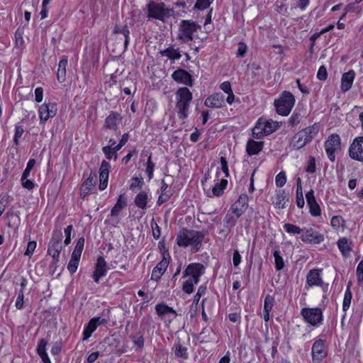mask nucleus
Returning a JSON list of instances; mask_svg holds the SVG:
<instances>
[{
	"label": "nucleus",
	"instance_id": "f257e3e1",
	"mask_svg": "<svg viewBox=\"0 0 363 363\" xmlns=\"http://www.w3.org/2000/svg\"><path fill=\"white\" fill-rule=\"evenodd\" d=\"M203 239V235L199 231L182 229L176 240L179 247H189L192 252H196L200 249Z\"/></svg>",
	"mask_w": 363,
	"mask_h": 363
},
{
	"label": "nucleus",
	"instance_id": "f03ea898",
	"mask_svg": "<svg viewBox=\"0 0 363 363\" xmlns=\"http://www.w3.org/2000/svg\"><path fill=\"white\" fill-rule=\"evenodd\" d=\"M146 14L149 18L156 19L164 21L174 15L173 9L166 6L163 2H156L155 1H150L146 5Z\"/></svg>",
	"mask_w": 363,
	"mask_h": 363
},
{
	"label": "nucleus",
	"instance_id": "7ed1b4c3",
	"mask_svg": "<svg viewBox=\"0 0 363 363\" xmlns=\"http://www.w3.org/2000/svg\"><path fill=\"white\" fill-rule=\"evenodd\" d=\"M176 108L177 116L180 120L187 118L192 94L186 87L179 88L176 92Z\"/></svg>",
	"mask_w": 363,
	"mask_h": 363
},
{
	"label": "nucleus",
	"instance_id": "20e7f679",
	"mask_svg": "<svg viewBox=\"0 0 363 363\" xmlns=\"http://www.w3.org/2000/svg\"><path fill=\"white\" fill-rule=\"evenodd\" d=\"M279 127V123L272 120L259 118L252 129V135L257 139L269 135Z\"/></svg>",
	"mask_w": 363,
	"mask_h": 363
},
{
	"label": "nucleus",
	"instance_id": "39448f33",
	"mask_svg": "<svg viewBox=\"0 0 363 363\" xmlns=\"http://www.w3.org/2000/svg\"><path fill=\"white\" fill-rule=\"evenodd\" d=\"M295 103L294 95L289 91H284L274 101L277 112L281 116H288Z\"/></svg>",
	"mask_w": 363,
	"mask_h": 363
},
{
	"label": "nucleus",
	"instance_id": "423d86ee",
	"mask_svg": "<svg viewBox=\"0 0 363 363\" xmlns=\"http://www.w3.org/2000/svg\"><path fill=\"white\" fill-rule=\"evenodd\" d=\"M38 113L40 123L44 125L48 119L53 118L57 114V104L52 101H45L39 106Z\"/></svg>",
	"mask_w": 363,
	"mask_h": 363
},
{
	"label": "nucleus",
	"instance_id": "0eeeda50",
	"mask_svg": "<svg viewBox=\"0 0 363 363\" xmlns=\"http://www.w3.org/2000/svg\"><path fill=\"white\" fill-rule=\"evenodd\" d=\"M84 238H79L74 249V251L72 253L71 259L67 265V269L71 274L75 273L79 267L82 252L84 249Z\"/></svg>",
	"mask_w": 363,
	"mask_h": 363
},
{
	"label": "nucleus",
	"instance_id": "6e6552de",
	"mask_svg": "<svg viewBox=\"0 0 363 363\" xmlns=\"http://www.w3.org/2000/svg\"><path fill=\"white\" fill-rule=\"evenodd\" d=\"M301 314L307 323L313 326L320 324L323 321V311L320 308H303Z\"/></svg>",
	"mask_w": 363,
	"mask_h": 363
},
{
	"label": "nucleus",
	"instance_id": "1a4fd4ad",
	"mask_svg": "<svg viewBox=\"0 0 363 363\" xmlns=\"http://www.w3.org/2000/svg\"><path fill=\"white\" fill-rule=\"evenodd\" d=\"M322 269H311L306 275V283L309 287L320 286L324 291H327L328 284H325L322 279Z\"/></svg>",
	"mask_w": 363,
	"mask_h": 363
},
{
	"label": "nucleus",
	"instance_id": "9d476101",
	"mask_svg": "<svg viewBox=\"0 0 363 363\" xmlns=\"http://www.w3.org/2000/svg\"><path fill=\"white\" fill-rule=\"evenodd\" d=\"M300 238L304 243L319 245L324 241L325 236L323 234L315 231L313 228H304Z\"/></svg>",
	"mask_w": 363,
	"mask_h": 363
},
{
	"label": "nucleus",
	"instance_id": "9b49d317",
	"mask_svg": "<svg viewBox=\"0 0 363 363\" xmlns=\"http://www.w3.org/2000/svg\"><path fill=\"white\" fill-rule=\"evenodd\" d=\"M340 148V138L337 134H333L325 142V149L330 161L335 160V152Z\"/></svg>",
	"mask_w": 363,
	"mask_h": 363
},
{
	"label": "nucleus",
	"instance_id": "f8f14e48",
	"mask_svg": "<svg viewBox=\"0 0 363 363\" xmlns=\"http://www.w3.org/2000/svg\"><path fill=\"white\" fill-rule=\"evenodd\" d=\"M327 347L325 340L322 339L315 340L311 352L313 362H321L327 356Z\"/></svg>",
	"mask_w": 363,
	"mask_h": 363
},
{
	"label": "nucleus",
	"instance_id": "ddd939ff",
	"mask_svg": "<svg viewBox=\"0 0 363 363\" xmlns=\"http://www.w3.org/2000/svg\"><path fill=\"white\" fill-rule=\"evenodd\" d=\"M205 267L200 263L189 264L184 272V277H189L194 280V283H199V278L204 274Z\"/></svg>",
	"mask_w": 363,
	"mask_h": 363
},
{
	"label": "nucleus",
	"instance_id": "4468645a",
	"mask_svg": "<svg viewBox=\"0 0 363 363\" xmlns=\"http://www.w3.org/2000/svg\"><path fill=\"white\" fill-rule=\"evenodd\" d=\"M350 157L355 160L363 162V137L356 138L349 149Z\"/></svg>",
	"mask_w": 363,
	"mask_h": 363
},
{
	"label": "nucleus",
	"instance_id": "2eb2a0df",
	"mask_svg": "<svg viewBox=\"0 0 363 363\" xmlns=\"http://www.w3.org/2000/svg\"><path fill=\"white\" fill-rule=\"evenodd\" d=\"M155 309L157 314L166 323H170L177 317L176 311L166 304H157Z\"/></svg>",
	"mask_w": 363,
	"mask_h": 363
},
{
	"label": "nucleus",
	"instance_id": "dca6fc26",
	"mask_svg": "<svg viewBox=\"0 0 363 363\" xmlns=\"http://www.w3.org/2000/svg\"><path fill=\"white\" fill-rule=\"evenodd\" d=\"M107 320L100 317H94L91 318L83 330V340H88L92 333L101 325L106 324Z\"/></svg>",
	"mask_w": 363,
	"mask_h": 363
},
{
	"label": "nucleus",
	"instance_id": "f3484780",
	"mask_svg": "<svg viewBox=\"0 0 363 363\" xmlns=\"http://www.w3.org/2000/svg\"><path fill=\"white\" fill-rule=\"evenodd\" d=\"M108 270V267L105 259L103 257H99L92 274L94 281L99 283L100 279L106 275Z\"/></svg>",
	"mask_w": 363,
	"mask_h": 363
},
{
	"label": "nucleus",
	"instance_id": "a211bd4d",
	"mask_svg": "<svg viewBox=\"0 0 363 363\" xmlns=\"http://www.w3.org/2000/svg\"><path fill=\"white\" fill-rule=\"evenodd\" d=\"M110 169V164L105 160L102 161L99 169V189L101 191L106 189L108 186Z\"/></svg>",
	"mask_w": 363,
	"mask_h": 363
},
{
	"label": "nucleus",
	"instance_id": "6ab92c4d",
	"mask_svg": "<svg viewBox=\"0 0 363 363\" xmlns=\"http://www.w3.org/2000/svg\"><path fill=\"white\" fill-rule=\"evenodd\" d=\"M307 204L309 207V213L313 217H318L321 215L320 205L317 203L313 190H310L306 194Z\"/></svg>",
	"mask_w": 363,
	"mask_h": 363
},
{
	"label": "nucleus",
	"instance_id": "aec40b11",
	"mask_svg": "<svg viewBox=\"0 0 363 363\" xmlns=\"http://www.w3.org/2000/svg\"><path fill=\"white\" fill-rule=\"evenodd\" d=\"M247 207V196L242 194L238 200L231 206L230 211L236 218H239L246 210Z\"/></svg>",
	"mask_w": 363,
	"mask_h": 363
},
{
	"label": "nucleus",
	"instance_id": "412c9836",
	"mask_svg": "<svg viewBox=\"0 0 363 363\" xmlns=\"http://www.w3.org/2000/svg\"><path fill=\"white\" fill-rule=\"evenodd\" d=\"M172 79L177 83L187 86H192V78L191 74L186 70L178 69L172 74Z\"/></svg>",
	"mask_w": 363,
	"mask_h": 363
},
{
	"label": "nucleus",
	"instance_id": "4be33fe9",
	"mask_svg": "<svg viewBox=\"0 0 363 363\" xmlns=\"http://www.w3.org/2000/svg\"><path fill=\"white\" fill-rule=\"evenodd\" d=\"M121 121L122 116L120 113L111 111L105 119L104 128L116 131Z\"/></svg>",
	"mask_w": 363,
	"mask_h": 363
},
{
	"label": "nucleus",
	"instance_id": "5701e85b",
	"mask_svg": "<svg viewBox=\"0 0 363 363\" xmlns=\"http://www.w3.org/2000/svg\"><path fill=\"white\" fill-rule=\"evenodd\" d=\"M196 30V24H181L179 30V38L184 42H188L193 38Z\"/></svg>",
	"mask_w": 363,
	"mask_h": 363
},
{
	"label": "nucleus",
	"instance_id": "b1692460",
	"mask_svg": "<svg viewBox=\"0 0 363 363\" xmlns=\"http://www.w3.org/2000/svg\"><path fill=\"white\" fill-rule=\"evenodd\" d=\"M228 184V180L225 178H221L220 181H218L211 191L206 192V195L208 197L220 196L223 194Z\"/></svg>",
	"mask_w": 363,
	"mask_h": 363
},
{
	"label": "nucleus",
	"instance_id": "393cba45",
	"mask_svg": "<svg viewBox=\"0 0 363 363\" xmlns=\"http://www.w3.org/2000/svg\"><path fill=\"white\" fill-rule=\"evenodd\" d=\"M168 264V260L166 258H163L153 269L151 279L155 281H158L167 270Z\"/></svg>",
	"mask_w": 363,
	"mask_h": 363
},
{
	"label": "nucleus",
	"instance_id": "a878e982",
	"mask_svg": "<svg viewBox=\"0 0 363 363\" xmlns=\"http://www.w3.org/2000/svg\"><path fill=\"white\" fill-rule=\"evenodd\" d=\"M308 142L303 133L300 130L291 138L290 147L293 150H299L303 147Z\"/></svg>",
	"mask_w": 363,
	"mask_h": 363
},
{
	"label": "nucleus",
	"instance_id": "bb28decb",
	"mask_svg": "<svg viewBox=\"0 0 363 363\" xmlns=\"http://www.w3.org/2000/svg\"><path fill=\"white\" fill-rule=\"evenodd\" d=\"M223 104L224 96L219 93L212 94L205 100V105L211 108H220Z\"/></svg>",
	"mask_w": 363,
	"mask_h": 363
},
{
	"label": "nucleus",
	"instance_id": "cd10ccee",
	"mask_svg": "<svg viewBox=\"0 0 363 363\" xmlns=\"http://www.w3.org/2000/svg\"><path fill=\"white\" fill-rule=\"evenodd\" d=\"M62 250V246L59 239H56L54 237L52 238L49 243L48 254L52 256L54 259L57 260L60 256V253Z\"/></svg>",
	"mask_w": 363,
	"mask_h": 363
},
{
	"label": "nucleus",
	"instance_id": "c85d7f7f",
	"mask_svg": "<svg viewBox=\"0 0 363 363\" xmlns=\"http://www.w3.org/2000/svg\"><path fill=\"white\" fill-rule=\"evenodd\" d=\"M355 73L353 70H350L345 74H343L341 79V89L342 91L345 92L348 91L354 82Z\"/></svg>",
	"mask_w": 363,
	"mask_h": 363
},
{
	"label": "nucleus",
	"instance_id": "c756f323",
	"mask_svg": "<svg viewBox=\"0 0 363 363\" xmlns=\"http://www.w3.org/2000/svg\"><path fill=\"white\" fill-rule=\"evenodd\" d=\"M320 124L315 123L313 125L301 130L303 133L308 143H310L317 135L320 130Z\"/></svg>",
	"mask_w": 363,
	"mask_h": 363
},
{
	"label": "nucleus",
	"instance_id": "7c9ffc66",
	"mask_svg": "<svg viewBox=\"0 0 363 363\" xmlns=\"http://www.w3.org/2000/svg\"><path fill=\"white\" fill-rule=\"evenodd\" d=\"M263 148V143L250 140L246 145V151L249 155H257Z\"/></svg>",
	"mask_w": 363,
	"mask_h": 363
},
{
	"label": "nucleus",
	"instance_id": "2f4dec72",
	"mask_svg": "<svg viewBox=\"0 0 363 363\" xmlns=\"http://www.w3.org/2000/svg\"><path fill=\"white\" fill-rule=\"evenodd\" d=\"M287 200L284 192L283 191H279L272 198V203L275 208L281 209L286 207Z\"/></svg>",
	"mask_w": 363,
	"mask_h": 363
},
{
	"label": "nucleus",
	"instance_id": "473e14b6",
	"mask_svg": "<svg viewBox=\"0 0 363 363\" xmlns=\"http://www.w3.org/2000/svg\"><path fill=\"white\" fill-rule=\"evenodd\" d=\"M127 205V201L123 194H121L111 211V216H117L121 211L123 208H124Z\"/></svg>",
	"mask_w": 363,
	"mask_h": 363
},
{
	"label": "nucleus",
	"instance_id": "72a5a7b5",
	"mask_svg": "<svg viewBox=\"0 0 363 363\" xmlns=\"http://www.w3.org/2000/svg\"><path fill=\"white\" fill-rule=\"evenodd\" d=\"M338 249L344 257H348L352 250L351 242L346 238L340 239L337 242Z\"/></svg>",
	"mask_w": 363,
	"mask_h": 363
},
{
	"label": "nucleus",
	"instance_id": "f704fd0d",
	"mask_svg": "<svg viewBox=\"0 0 363 363\" xmlns=\"http://www.w3.org/2000/svg\"><path fill=\"white\" fill-rule=\"evenodd\" d=\"M358 4L359 3H357L355 1L354 2L350 3L346 5L344 9V12L342 13L337 23H340V21L345 18L347 13L352 12L354 13H359L361 11V7Z\"/></svg>",
	"mask_w": 363,
	"mask_h": 363
},
{
	"label": "nucleus",
	"instance_id": "c9c22d12",
	"mask_svg": "<svg viewBox=\"0 0 363 363\" xmlns=\"http://www.w3.org/2000/svg\"><path fill=\"white\" fill-rule=\"evenodd\" d=\"M67 63L68 61L66 59L61 60L59 62L57 77L60 83L64 82L66 79V67Z\"/></svg>",
	"mask_w": 363,
	"mask_h": 363
},
{
	"label": "nucleus",
	"instance_id": "e433bc0d",
	"mask_svg": "<svg viewBox=\"0 0 363 363\" xmlns=\"http://www.w3.org/2000/svg\"><path fill=\"white\" fill-rule=\"evenodd\" d=\"M220 89L228 94L226 101L229 104H232L235 99V95L232 90L231 84L229 82H224L220 86Z\"/></svg>",
	"mask_w": 363,
	"mask_h": 363
},
{
	"label": "nucleus",
	"instance_id": "4c0bfd02",
	"mask_svg": "<svg viewBox=\"0 0 363 363\" xmlns=\"http://www.w3.org/2000/svg\"><path fill=\"white\" fill-rule=\"evenodd\" d=\"M148 201V195L143 191L138 194L135 198L134 202L137 207L141 209H145Z\"/></svg>",
	"mask_w": 363,
	"mask_h": 363
},
{
	"label": "nucleus",
	"instance_id": "58836bf2",
	"mask_svg": "<svg viewBox=\"0 0 363 363\" xmlns=\"http://www.w3.org/2000/svg\"><path fill=\"white\" fill-rule=\"evenodd\" d=\"M161 55L163 57H167L170 60H179L182 57L178 49H175L172 47L168 48L161 51Z\"/></svg>",
	"mask_w": 363,
	"mask_h": 363
},
{
	"label": "nucleus",
	"instance_id": "ea45409f",
	"mask_svg": "<svg viewBox=\"0 0 363 363\" xmlns=\"http://www.w3.org/2000/svg\"><path fill=\"white\" fill-rule=\"evenodd\" d=\"M109 143H111V145L104 147L102 148V151H103L104 154L105 155L106 159H108V160L113 159L114 160H116L118 158V155L112 149V146H113L116 144V141L113 139H111L109 140Z\"/></svg>",
	"mask_w": 363,
	"mask_h": 363
},
{
	"label": "nucleus",
	"instance_id": "a19ab883",
	"mask_svg": "<svg viewBox=\"0 0 363 363\" xmlns=\"http://www.w3.org/2000/svg\"><path fill=\"white\" fill-rule=\"evenodd\" d=\"M352 298V294L350 290V285H348L345 291L344 298H343V302H342V310L344 311H347L350 308Z\"/></svg>",
	"mask_w": 363,
	"mask_h": 363
},
{
	"label": "nucleus",
	"instance_id": "79ce46f5",
	"mask_svg": "<svg viewBox=\"0 0 363 363\" xmlns=\"http://www.w3.org/2000/svg\"><path fill=\"white\" fill-rule=\"evenodd\" d=\"M284 230L291 235H298L302 234L303 228H301L300 227L291 224V223H285L283 225Z\"/></svg>",
	"mask_w": 363,
	"mask_h": 363
},
{
	"label": "nucleus",
	"instance_id": "37998d69",
	"mask_svg": "<svg viewBox=\"0 0 363 363\" xmlns=\"http://www.w3.org/2000/svg\"><path fill=\"white\" fill-rule=\"evenodd\" d=\"M114 30L116 33H121L123 35V36L125 37L124 44L125 46H126L128 43L130 33L128 29L127 28V26L123 24L116 25L114 28Z\"/></svg>",
	"mask_w": 363,
	"mask_h": 363
},
{
	"label": "nucleus",
	"instance_id": "c03bdc74",
	"mask_svg": "<svg viewBox=\"0 0 363 363\" xmlns=\"http://www.w3.org/2000/svg\"><path fill=\"white\" fill-rule=\"evenodd\" d=\"M174 354L177 357L182 359H186L188 357L187 348L185 346H182L181 344L174 345Z\"/></svg>",
	"mask_w": 363,
	"mask_h": 363
},
{
	"label": "nucleus",
	"instance_id": "a18cd8bd",
	"mask_svg": "<svg viewBox=\"0 0 363 363\" xmlns=\"http://www.w3.org/2000/svg\"><path fill=\"white\" fill-rule=\"evenodd\" d=\"M273 255L274 257L275 268L277 271H280L284 267V262L283 257L281 255V252L279 250H276L274 252Z\"/></svg>",
	"mask_w": 363,
	"mask_h": 363
},
{
	"label": "nucleus",
	"instance_id": "49530a36",
	"mask_svg": "<svg viewBox=\"0 0 363 363\" xmlns=\"http://www.w3.org/2000/svg\"><path fill=\"white\" fill-rule=\"evenodd\" d=\"M345 220L339 216L332 217L330 220L331 226L336 230H339L344 227Z\"/></svg>",
	"mask_w": 363,
	"mask_h": 363
},
{
	"label": "nucleus",
	"instance_id": "de8ad7c7",
	"mask_svg": "<svg viewBox=\"0 0 363 363\" xmlns=\"http://www.w3.org/2000/svg\"><path fill=\"white\" fill-rule=\"evenodd\" d=\"M356 277L357 284L363 286V259L358 263L356 268Z\"/></svg>",
	"mask_w": 363,
	"mask_h": 363
},
{
	"label": "nucleus",
	"instance_id": "09e8293b",
	"mask_svg": "<svg viewBox=\"0 0 363 363\" xmlns=\"http://www.w3.org/2000/svg\"><path fill=\"white\" fill-rule=\"evenodd\" d=\"M155 167V164L152 161V155H150L147 158V161L146 162V169H145V172L147 174L149 179H152L153 178V175H154L153 172H154Z\"/></svg>",
	"mask_w": 363,
	"mask_h": 363
},
{
	"label": "nucleus",
	"instance_id": "8fccbe9b",
	"mask_svg": "<svg viewBox=\"0 0 363 363\" xmlns=\"http://www.w3.org/2000/svg\"><path fill=\"white\" fill-rule=\"evenodd\" d=\"M296 205L299 208H303L305 205V201L303 198V193L302 188H296Z\"/></svg>",
	"mask_w": 363,
	"mask_h": 363
},
{
	"label": "nucleus",
	"instance_id": "3c124183",
	"mask_svg": "<svg viewBox=\"0 0 363 363\" xmlns=\"http://www.w3.org/2000/svg\"><path fill=\"white\" fill-rule=\"evenodd\" d=\"M211 2V0H197L194 5V9L203 11L209 7Z\"/></svg>",
	"mask_w": 363,
	"mask_h": 363
},
{
	"label": "nucleus",
	"instance_id": "603ef678",
	"mask_svg": "<svg viewBox=\"0 0 363 363\" xmlns=\"http://www.w3.org/2000/svg\"><path fill=\"white\" fill-rule=\"evenodd\" d=\"M197 284L194 283V280L188 279L183 284V291L190 294L194 291V286Z\"/></svg>",
	"mask_w": 363,
	"mask_h": 363
},
{
	"label": "nucleus",
	"instance_id": "864d4df0",
	"mask_svg": "<svg viewBox=\"0 0 363 363\" xmlns=\"http://www.w3.org/2000/svg\"><path fill=\"white\" fill-rule=\"evenodd\" d=\"M286 182V175L284 172H280L277 176L275 179L276 185L278 187H282L285 185Z\"/></svg>",
	"mask_w": 363,
	"mask_h": 363
},
{
	"label": "nucleus",
	"instance_id": "5fc2aeb1",
	"mask_svg": "<svg viewBox=\"0 0 363 363\" xmlns=\"http://www.w3.org/2000/svg\"><path fill=\"white\" fill-rule=\"evenodd\" d=\"M94 186V182L91 177L87 178L82 184V191L84 194H87Z\"/></svg>",
	"mask_w": 363,
	"mask_h": 363
},
{
	"label": "nucleus",
	"instance_id": "6e6d98bb",
	"mask_svg": "<svg viewBox=\"0 0 363 363\" xmlns=\"http://www.w3.org/2000/svg\"><path fill=\"white\" fill-rule=\"evenodd\" d=\"M36 247H37V243L35 241L28 242V243L27 245L26 250L24 253V255L30 257L33 255V253L36 249Z\"/></svg>",
	"mask_w": 363,
	"mask_h": 363
},
{
	"label": "nucleus",
	"instance_id": "4d7b16f0",
	"mask_svg": "<svg viewBox=\"0 0 363 363\" xmlns=\"http://www.w3.org/2000/svg\"><path fill=\"white\" fill-rule=\"evenodd\" d=\"M206 288L203 286H200L196 295L194 297L193 303L197 305L201 298L204 295Z\"/></svg>",
	"mask_w": 363,
	"mask_h": 363
},
{
	"label": "nucleus",
	"instance_id": "13d9d810",
	"mask_svg": "<svg viewBox=\"0 0 363 363\" xmlns=\"http://www.w3.org/2000/svg\"><path fill=\"white\" fill-rule=\"evenodd\" d=\"M23 133V128L20 125H16L13 140L16 145L18 144L19 139L21 138Z\"/></svg>",
	"mask_w": 363,
	"mask_h": 363
},
{
	"label": "nucleus",
	"instance_id": "bf43d9fd",
	"mask_svg": "<svg viewBox=\"0 0 363 363\" xmlns=\"http://www.w3.org/2000/svg\"><path fill=\"white\" fill-rule=\"evenodd\" d=\"M23 33L22 28H18L15 33L16 44L18 47H21L23 44Z\"/></svg>",
	"mask_w": 363,
	"mask_h": 363
},
{
	"label": "nucleus",
	"instance_id": "052dcab7",
	"mask_svg": "<svg viewBox=\"0 0 363 363\" xmlns=\"http://www.w3.org/2000/svg\"><path fill=\"white\" fill-rule=\"evenodd\" d=\"M48 342L45 339H41L38 342V347H37V353L38 354L47 353L46 352V346H47Z\"/></svg>",
	"mask_w": 363,
	"mask_h": 363
},
{
	"label": "nucleus",
	"instance_id": "680f3d73",
	"mask_svg": "<svg viewBox=\"0 0 363 363\" xmlns=\"http://www.w3.org/2000/svg\"><path fill=\"white\" fill-rule=\"evenodd\" d=\"M220 169L222 172L224 174V177L226 178L229 177V172H228V166L227 160L225 157H220Z\"/></svg>",
	"mask_w": 363,
	"mask_h": 363
},
{
	"label": "nucleus",
	"instance_id": "e2e57ef3",
	"mask_svg": "<svg viewBox=\"0 0 363 363\" xmlns=\"http://www.w3.org/2000/svg\"><path fill=\"white\" fill-rule=\"evenodd\" d=\"M274 300L269 295L267 296L264 299V311H271L273 307Z\"/></svg>",
	"mask_w": 363,
	"mask_h": 363
},
{
	"label": "nucleus",
	"instance_id": "0e129e2a",
	"mask_svg": "<svg viewBox=\"0 0 363 363\" xmlns=\"http://www.w3.org/2000/svg\"><path fill=\"white\" fill-rule=\"evenodd\" d=\"M133 344L136 350L142 349L144 346V339L143 336L139 335L133 337Z\"/></svg>",
	"mask_w": 363,
	"mask_h": 363
},
{
	"label": "nucleus",
	"instance_id": "69168bd1",
	"mask_svg": "<svg viewBox=\"0 0 363 363\" xmlns=\"http://www.w3.org/2000/svg\"><path fill=\"white\" fill-rule=\"evenodd\" d=\"M23 298H24V295H23V289H21L18 292V297L16 301L15 305H16V308L21 309L23 308Z\"/></svg>",
	"mask_w": 363,
	"mask_h": 363
},
{
	"label": "nucleus",
	"instance_id": "338daca9",
	"mask_svg": "<svg viewBox=\"0 0 363 363\" xmlns=\"http://www.w3.org/2000/svg\"><path fill=\"white\" fill-rule=\"evenodd\" d=\"M21 185L23 186V187H24L25 189H28V190H31L34 188V183L33 181L28 179V178L27 179H24L23 178H21Z\"/></svg>",
	"mask_w": 363,
	"mask_h": 363
},
{
	"label": "nucleus",
	"instance_id": "774afa93",
	"mask_svg": "<svg viewBox=\"0 0 363 363\" xmlns=\"http://www.w3.org/2000/svg\"><path fill=\"white\" fill-rule=\"evenodd\" d=\"M238 218H236V216H231L230 213H228L227 216H225L224 220L228 225H229L230 227H233V226H235V225L236 223V220Z\"/></svg>",
	"mask_w": 363,
	"mask_h": 363
}]
</instances>
